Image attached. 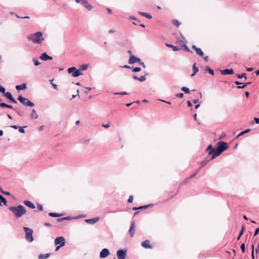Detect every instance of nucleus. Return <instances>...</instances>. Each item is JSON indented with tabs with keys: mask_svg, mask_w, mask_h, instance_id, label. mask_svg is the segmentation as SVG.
<instances>
[{
	"mask_svg": "<svg viewBox=\"0 0 259 259\" xmlns=\"http://www.w3.org/2000/svg\"><path fill=\"white\" fill-rule=\"evenodd\" d=\"M229 148L228 143L225 142L221 141L218 143V147L217 149L213 148L211 144H209L206 149V152L208 155H211L210 160L214 159L219 156L222 152Z\"/></svg>",
	"mask_w": 259,
	"mask_h": 259,
	"instance_id": "1",
	"label": "nucleus"
},
{
	"mask_svg": "<svg viewBox=\"0 0 259 259\" xmlns=\"http://www.w3.org/2000/svg\"><path fill=\"white\" fill-rule=\"evenodd\" d=\"M42 35V32L37 31L36 33L28 35L27 36V39L33 44H40L44 40Z\"/></svg>",
	"mask_w": 259,
	"mask_h": 259,
	"instance_id": "2",
	"label": "nucleus"
},
{
	"mask_svg": "<svg viewBox=\"0 0 259 259\" xmlns=\"http://www.w3.org/2000/svg\"><path fill=\"white\" fill-rule=\"evenodd\" d=\"M68 73L71 74L72 76L77 77L80 75H83V72L80 69H77L75 67L69 68L67 70Z\"/></svg>",
	"mask_w": 259,
	"mask_h": 259,
	"instance_id": "3",
	"label": "nucleus"
},
{
	"mask_svg": "<svg viewBox=\"0 0 259 259\" xmlns=\"http://www.w3.org/2000/svg\"><path fill=\"white\" fill-rule=\"evenodd\" d=\"M25 232V239L28 242H32L34 239L32 236L33 230L27 227H24Z\"/></svg>",
	"mask_w": 259,
	"mask_h": 259,
	"instance_id": "4",
	"label": "nucleus"
},
{
	"mask_svg": "<svg viewBox=\"0 0 259 259\" xmlns=\"http://www.w3.org/2000/svg\"><path fill=\"white\" fill-rule=\"evenodd\" d=\"M17 100L25 106L29 107H33L34 106V104L33 103L30 101L27 98L22 97V95L19 96L17 98Z\"/></svg>",
	"mask_w": 259,
	"mask_h": 259,
	"instance_id": "5",
	"label": "nucleus"
},
{
	"mask_svg": "<svg viewBox=\"0 0 259 259\" xmlns=\"http://www.w3.org/2000/svg\"><path fill=\"white\" fill-rule=\"evenodd\" d=\"M26 213L25 208L22 205H17V218L21 217Z\"/></svg>",
	"mask_w": 259,
	"mask_h": 259,
	"instance_id": "6",
	"label": "nucleus"
},
{
	"mask_svg": "<svg viewBox=\"0 0 259 259\" xmlns=\"http://www.w3.org/2000/svg\"><path fill=\"white\" fill-rule=\"evenodd\" d=\"M56 245L60 244V246H63L65 244V240L63 237H58L55 240Z\"/></svg>",
	"mask_w": 259,
	"mask_h": 259,
	"instance_id": "7",
	"label": "nucleus"
},
{
	"mask_svg": "<svg viewBox=\"0 0 259 259\" xmlns=\"http://www.w3.org/2000/svg\"><path fill=\"white\" fill-rule=\"evenodd\" d=\"M141 59L136 57L133 55H131L128 60V63L131 64H134L135 63H139L141 62Z\"/></svg>",
	"mask_w": 259,
	"mask_h": 259,
	"instance_id": "8",
	"label": "nucleus"
},
{
	"mask_svg": "<svg viewBox=\"0 0 259 259\" xmlns=\"http://www.w3.org/2000/svg\"><path fill=\"white\" fill-rule=\"evenodd\" d=\"M126 255V250L121 249L117 251V256L118 259H125Z\"/></svg>",
	"mask_w": 259,
	"mask_h": 259,
	"instance_id": "9",
	"label": "nucleus"
},
{
	"mask_svg": "<svg viewBox=\"0 0 259 259\" xmlns=\"http://www.w3.org/2000/svg\"><path fill=\"white\" fill-rule=\"evenodd\" d=\"M3 95L7 98L8 99L10 100L13 103H16V100H15L13 97L12 94L10 92H5V93L3 94Z\"/></svg>",
	"mask_w": 259,
	"mask_h": 259,
	"instance_id": "10",
	"label": "nucleus"
},
{
	"mask_svg": "<svg viewBox=\"0 0 259 259\" xmlns=\"http://www.w3.org/2000/svg\"><path fill=\"white\" fill-rule=\"evenodd\" d=\"M135 221H133L130 226V229L128 230V233L131 237H133L135 234Z\"/></svg>",
	"mask_w": 259,
	"mask_h": 259,
	"instance_id": "11",
	"label": "nucleus"
},
{
	"mask_svg": "<svg viewBox=\"0 0 259 259\" xmlns=\"http://www.w3.org/2000/svg\"><path fill=\"white\" fill-rule=\"evenodd\" d=\"M109 250L107 248H104L100 253V258H104L106 257L109 254Z\"/></svg>",
	"mask_w": 259,
	"mask_h": 259,
	"instance_id": "12",
	"label": "nucleus"
},
{
	"mask_svg": "<svg viewBox=\"0 0 259 259\" xmlns=\"http://www.w3.org/2000/svg\"><path fill=\"white\" fill-rule=\"evenodd\" d=\"M220 71L221 72V74L224 75H228V74H232L234 73V70L232 68L221 70Z\"/></svg>",
	"mask_w": 259,
	"mask_h": 259,
	"instance_id": "13",
	"label": "nucleus"
},
{
	"mask_svg": "<svg viewBox=\"0 0 259 259\" xmlns=\"http://www.w3.org/2000/svg\"><path fill=\"white\" fill-rule=\"evenodd\" d=\"M81 4L82 6H83L84 8L87 9L89 11H90L93 9V6L88 3L87 0H83Z\"/></svg>",
	"mask_w": 259,
	"mask_h": 259,
	"instance_id": "14",
	"label": "nucleus"
},
{
	"mask_svg": "<svg viewBox=\"0 0 259 259\" xmlns=\"http://www.w3.org/2000/svg\"><path fill=\"white\" fill-rule=\"evenodd\" d=\"M141 245L145 248L151 249L152 248V246L150 244V241L149 240H146L142 242Z\"/></svg>",
	"mask_w": 259,
	"mask_h": 259,
	"instance_id": "15",
	"label": "nucleus"
},
{
	"mask_svg": "<svg viewBox=\"0 0 259 259\" xmlns=\"http://www.w3.org/2000/svg\"><path fill=\"white\" fill-rule=\"evenodd\" d=\"M40 59L44 61H47L48 60H52L53 57L49 56L47 53H44L40 56Z\"/></svg>",
	"mask_w": 259,
	"mask_h": 259,
	"instance_id": "16",
	"label": "nucleus"
},
{
	"mask_svg": "<svg viewBox=\"0 0 259 259\" xmlns=\"http://www.w3.org/2000/svg\"><path fill=\"white\" fill-rule=\"evenodd\" d=\"M148 74V73H146L144 75L141 76L140 77H139L136 75L134 74L133 75V78L135 80H137L143 82L146 79V75H147Z\"/></svg>",
	"mask_w": 259,
	"mask_h": 259,
	"instance_id": "17",
	"label": "nucleus"
},
{
	"mask_svg": "<svg viewBox=\"0 0 259 259\" xmlns=\"http://www.w3.org/2000/svg\"><path fill=\"white\" fill-rule=\"evenodd\" d=\"M99 220V217H96L91 219H87L85 220V222L88 224H94L97 223Z\"/></svg>",
	"mask_w": 259,
	"mask_h": 259,
	"instance_id": "18",
	"label": "nucleus"
},
{
	"mask_svg": "<svg viewBox=\"0 0 259 259\" xmlns=\"http://www.w3.org/2000/svg\"><path fill=\"white\" fill-rule=\"evenodd\" d=\"M24 204L26 206H27V207H28L31 209H34L35 208V205L30 201L25 200L24 201Z\"/></svg>",
	"mask_w": 259,
	"mask_h": 259,
	"instance_id": "19",
	"label": "nucleus"
},
{
	"mask_svg": "<svg viewBox=\"0 0 259 259\" xmlns=\"http://www.w3.org/2000/svg\"><path fill=\"white\" fill-rule=\"evenodd\" d=\"M177 40L179 43H181V42H185V44L187 43V41L185 40L184 36L182 34H181L180 36H179L177 37Z\"/></svg>",
	"mask_w": 259,
	"mask_h": 259,
	"instance_id": "20",
	"label": "nucleus"
},
{
	"mask_svg": "<svg viewBox=\"0 0 259 259\" xmlns=\"http://www.w3.org/2000/svg\"><path fill=\"white\" fill-rule=\"evenodd\" d=\"M138 13L140 15H141L142 16H144L146 18H147V19H151L152 18V16L148 13H147L145 12H140V11Z\"/></svg>",
	"mask_w": 259,
	"mask_h": 259,
	"instance_id": "21",
	"label": "nucleus"
},
{
	"mask_svg": "<svg viewBox=\"0 0 259 259\" xmlns=\"http://www.w3.org/2000/svg\"><path fill=\"white\" fill-rule=\"evenodd\" d=\"M166 46H167L169 48H172L173 51H179L181 49V48L179 46H174L171 44H166Z\"/></svg>",
	"mask_w": 259,
	"mask_h": 259,
	"instance_id": "22",
	"label": "nucleus"
},
{
	"mask_svg": "<svg viewBox=\"0 0 259 259\" xmlns=\"http://www.w3.org/2000/svg\"><path fill=\"white\" fill-rule=\"evenodd\" d=\"M251 130L250 128H248L247 130H245L241 132H240L237 136L236 138H238L239 137L244 135L245 134H247L249 133Z\"/></svg>",
	"mask_w": 259,
	"mask_h": 259,
	"instance_id": "23",
	"label": "nucleus"
},
{
	"mask_svg": "<svg viewBox=\"0 0 259 259\" xmlns=\"http://www.w3.org/2000/svg\"><path fill=\"white\" fill-rule=\"evenodd\" d=\"M25 89H26V84L25 83H23L21 85H17V91L23 90H25Z\"/></svg>",
	"mask_w": 259,
	"mask_h": 259,
	"instance_id": "24",
	"label": "nucleus"
},
{
	"mask_svg": "<svg viewBox=\"0 0 259 259\" xmlns=\"http://www.w3.org/2000/svg\"><path fill=\"white\" fill-rule=\"evenodd\" d=\"M193 73L191 75L192 76L195 75L199 70L198 68L196 67V64L195 63L193 65Z\"/></svg>",
	"mask_w": 259,
	"mask_h": 259,
	"instance_id": "25",
	"label": "nucleus"
},
{
	"mask_svg": "<svg viewBox=\"0 0 259 259\" xmlns=\"http://www.w3.org/2000/svg\"><path fill=\"white\" fill-rule=\"evenodd\" d=\"M50 255V253L40 254L38 256L39 259H46L49 257Z\"/></svg>",
	"mask_w": 259,
	"mask_h": 259,
	"instance_id": "26",
	"label": "nucleus"
},
{
	"mask_svg": "<svg viewBox=\"0 0 259 259\" xmlns=\"http://www.w3.org/2000/svg\"><path fill=\"white\" fill-rule=\"evenodd\" d=\"M37 117L38 115L37 114L35 110L33 109L31 113V117L33 119H36L37 118Z\"/></svg>",
	"mask_w": 259,
	"mask_h": 259,
	"instance_id": "27",
	"label": "nucleus"
},
{
	"mask_svg": "<svg viewBox=\"0 0 259 259\" xmlns=\"http://www.w3.org/2000/svg\"><path fill=\"white\" fill-rule=\"evenodd\" d=\"M48 214L49 216L52 217H54V218L59 217L62 215L61 214L56 213V212H50V213H49Z\"/></svg>",
	"mask_w": 259,
	"mask_h": 259,
	"instance_id": "28",
	"label": "nucleus"
},
{
	"mask_svg": "<svg viewBox=\"0 0 259 259\" xmlns=\"http://www.w3.org/2000/svg\"><path fill=\"white\" fill-rule=\"evenodd\" d=\"M3 203L5 205H7V201L6 199L2 195H0V205H2V203Z\"/></svg>",
	"mask_w": 259,
	"mask_h": 259,
	"instance_id": "29",
	"label": "nucleus"
},
{
	"mask_svg": "<svg viewBox=\"0 0 259 259\" xmlns=\"http://www.w3.org/2000/svg\"><path fill=\"white\" fill-rule=\"evenodd\" d=\"M197 54L201 57H203L204 53L201 49L198 48L195 51Z\"/></svg>",
	"mask_w": 259,
	"mask_h": 259,
	"instance_id": "30",
	"label": "nucleus"
},
{
	"mask_svg": "<svg viewBox=\"0 0 259 259\" xmlns=\"http://www.w3.org/2000/svg\"><path fill=\"white\" fill-rule=\"evenodd\" d=\"M71 219L69 217L62 218H59L56 219V221L57 222H61L64 220H70Z\"/></svg>",
	"mask_w": 259,
	"mask_h": 259,
	"instance_id": "31",
	"label": "nucleus"
},
{
	"mask_svg": "<svg viewBox=\"0 0 259 259\" xmlns=\"http://www.w3.org/2000/svg\"><path fill=\"white\" fill-rule=\"evenodd\" d=\"M237 77L240 79L242 78H244L245 80H246L247 79L246 74L245 73L237 74Z\"/></svg>",
	"mask_w": 259,
	"mask_h": 259,
	"instance_id": "32",
	"label": "nucleus"
},
{
	"mask_svg": "<svg viewBox=\"0 0 259 259\" xmlns=\"http://www.w3.org/2000/svg\"><path fill=\"white\" fill-rule=\"evenodd\" d=\"M251 83V82H246V83H243V85H242V87H240V86H237V89H244L245 88L247 85H249V84H250Z\"/></svg>",
	"mask_w": 259,
	"mask_h": 259,
	"instance_id": "33",
	"label": "nucleus"
},
{
	"mask_svg": "<svg viewBox=\"0 0 259 259\" xmlns=\"http://www.w3.org/2000/svg\"><path fill=\"white\" fill-rule=\"evenodd\" d=\"M181 90L184 92L185 94H189L190 93L189 89L186 87H182Z\"/></svg>",
	"mask_w": 259,
	"mask_h": 259,
	"instance_id": "34",
	"label": "nucleus"
},
{
	"mask_svg": "<svg viewBox=\"0 0 259 259\" xmlns=\"http://www.w3.org/2000/svg\"><path fill=\"white\" fill-rule=\"evenodd\" d=\"M0 106L2 107H7L9 108H12L13 107L12 105L7 104L5 103H2L0 104Z\"/></svg>",
	"mask_w": 259,
	"mask_h": 259,
	"instance_id": "35",
	"label": "nucleus"
},
{
	"mask_svg": "<svg viewBox=\"0 0 259 259\" xmlns=\"http://www.w3.org/2000/svg\"><path fill=\"white\" fill-rule=\"evenodd\" d=\"M32 61L34 63V65L38 66L40 64V63L38 61V60L36 58H34L32 59Z\"/></svg>",
	"mask_w": 259,
	"mask_h": 259,
	"instance_id": "36",
	"label": "nucleus"
},
{
	"mask_svg": "<svg viewBox=\"0 0 259 259\" xmlns=\"http://www.w3.org/2000/svg\"><path fill=\"white\" fill-rule=\"evenodd\" d=\"M153 205V204L152 203H151V204L146 205L140 206L138 207V208H139V209H146V208L149 207L150 206H152Z\"/></svg>",
	"mask_w": 259,
	"mask_h": 259,
	"instance_id": "37",
	"label": "nucleus"
},
{
	"mask_svg": "<svg viewBox=\"0 0 259 259\" xmlns=\"http://www.w3.org/2000/svg\"><path fill=\"white\" fill-rule=\"evenodd\" d=\"M206 70L210 74H214V71L212 69H211L209 66H207L206 67Z\"/></svg>",
	"mask_w": 259,
	"mask_h": 259,
	"instance_id": "38",
	"label": "nucleus"
},
{
	"mask_svg": "<svg viewBox=\"0 0 259 259\" xmlns=\"http://www.w3.org/2000/svg\"><path fill=\"white\" fill-rule=\"evenodd\" d=\"M88 68V64H83L80 67L81 71H84L86 70Z\"/></svg>",
	"mask_w": 259,
	"mask_h": 259,
	"instance_id": "39",
	"label": "nucleus"
},
{
	"mask_svg": "<svg viewBox=\"0 0 259 259\" xmlns=\"http://www.w3.org/2000/svg\"><path fill=\"white\" fill-rule=\"evenodd\" d=\"M132 71L134 72H139L141 70V68L140 67H135V68H132Z\"/></svg>",
	"mask_w": 259,
	"mask_h": 259,
	"instance_id": "40",
	"label": "nucleus"
},
{
	"mask_svg": "<svg viewBox=\"0 0 259 259\" xmlns=\"http://www.w3.org/2000/svg\"><path fill=\"white\" fill-rule=\"evenodd\" d=\"M172 24L178 27L180 25L181 23L177 20H174L172 21Z\"/></svg>",
	"mask_w": 259,
	"mask_h": 259,
	"instance_id": "41",
	"label": "nucleus"
},
{
	"mask_svg": "<svg viewBox=\"0 0 259 259\" xmlns=\"http://www.w3.org/2000/svg\"><path fill=\"white\" fill-rule=\"evenodd\" d=\"M210 160V159L209 160H206V159H204V160L202 161V162H201V167H203V166H204L205 165H206V164L208 163V162Z\"/></svg>",
	"mask_w": 259,
	"mask_h": 259,
	"instance_id": "42",
	"label": "nucleus"
},
{
	"mask_svg": "<svg viewBox=\"0 0 259 259\" xmlns=\"http://www.w3.org/2000/svg\"><path fill=\"white\" fill-rule=\"evenodd\" d=\"M25 126H17V128H19V132L21 133H25V131H24V127H25Z\"/></svg>",
	"mask_w": 259,
	"mask_h": 259,
	"instance_id": "43",
	"label": "nucleus"
},
{
	"mask_svg": "<svg viewBox=\"0 0 259 259\" xmlns=\"http://www.w3.org/2000/svg\"><path fill=\"white\" fill-rule=\"evenodd\" d=\"M10 210H12L14 214L16 216V206H13L10 207Z\"/></svg>",
	"mask_w": 259,
	"mask_h": 259,
	"instance_id": "44",
	"label": "nucleus"
},
{
	"mask_svg": "<svg viewBox=\"0 0 259 259\" xmlns=\"http://www.w3.org/2000/svg\"><path fill=\"white\" fill-rule=\"evenodd\" d=\"M114 94L115 95H128V94L126 92H121L115 93Z\"/></svg>",
	"mask_w": 259,
	"mask_h": 259,
	"instance_id": "45",
	"label": "nucleus"
},
{
	"mask_svg": "<svg viewBox=\"0 0 259 259\" xmlns=\"http://www.w3.org/2000/svg\"><path fill=\"white\" fill-rule=\"evenodd\" d=\"M240 248L242 252H244L245 251V246L244 243H242L241 245Z\"/></svg>",
	"mask_w": 259,
	"mask_h": 259,
	"instance_id": "46",
	"label": "nucleus"
},
{
	"mask_svg": "<svg viewBox=\"0 0 259 259\" xmlns=\"http://www.w3.org/2000/svg\"><path fill=\"white\" fill-rule=\"evenodd\" d=\"M176 96L179 98H182L184 97V94L183 93H180L176 94Z\"/></svg>",
	"mask_w": 259,
	"mask_h": 259,
	"instance_id": "47",
	"label": "nucleus"
},
{
	"mask_svg": "<svg viewBox=\"0 0 259 259\" xmlns=\"http://www.w3.org/2000/svg\"><path fill=\"white\" fill-rule=\"evenodd\" d=\"M37 208H38V210H39V211H42L43 210V206L41 204H38L37 203Z\"/></svg>",
	"mask_w": 259,
	"mask_h": 259,
	"instance_id": "48",
	"label": "nucleus"
},
{
	"mask_svg": "<svg viewBox=\"0 0 259 259\" xmlns=\"http://www.w3.org/2000/svg\"><path fill=\"white\" fill-rule=\"evenodd\" d=\"M183 47H184V48L185 49L186 51H187L188 52H190V50L189 48L186 46V44H184L183 45Z\"/></svg>",
	"mask_w": 259,
	"mask_h": 259,
	"instance_id": "49",
	"label": "nucleus"
},
{
	"mask_svg": "<svg viewBox=\"0 0 259 259\" xmlns=\"http://www.w3.org/2000/svg\"><path fill=\"white\" fill-rule=\"evenodd\" d=\"M133 201V196L132 195L130 196L127 200L128 203H132Z\"/></svg>",
	"mask_w": 259,
	"mask_h": 259,
	"instance_id": "50",
	"label": "nucleus"
},
{
	"mask_svg": "<svg viewBox=\"0 0 259 259\" xmlns=\"http://www.w3.org/2000/svg\"><path fill=\"white\" fill-rule=\"evenodd\" d=\"M6 89L5 88L0 85V93L2 92L3 94L5 93Z\"/></svg>",
	"mask_w": 259,
	"mask_h": 259,
	"instance_id": "51",
	"label": "nucleus"
},
{
	"mask_svg": "<svg viewBox=\"0 0 259 259\" xmlns=\"http://www.w3.org/2000/svg\"><path fill=\"white\" fill-rule=\"evenodd\" d=\"M53 79H52L50 80L51 82V84L53 87L54 89H56V90H57V85L56 84H54V83L52 82Z\"/></svg>",
	"mask_w": 259,
	"mask_h": 259,
	"instance_id": "52",
	"label": "nucleus"
},
{
	"mask_svg": "<svg viewBox=\"0 0 259 259\" xmlns=\"http://www.w3.org/2000/svg\"><path fill=\"white\" fill-rule=\"evenodd\" d=\"M252 252H251V256L253 259L254 258V245H252Z\"/></svg>",
	"mask_w": 259,
	"mask_h": 259,
	"instance_id": "53",
	"label": "nucleus"
},
{
	"mask_svg": "<svg viewBox=\"0 0 259 259\" xmlns=\"http://www.w3.org/2000/svg\"><path fill=\"white\" fill-rule=\"evenodd\" d=\"M258 233H259V227L255 230V232L254 233V236L257 235L258 234Z\"/></svg>",
	"mask_w": 259,
	"mask_h": 259,
	"instance_id": "54",
	"label": "nucleus"
},
{
	"mask_svg": "<svg viewBox=\"0 0 259 259\" xmlns=\"http://www.w3.org/2000/svg\"><path fill=\"white\" fill-rule=\"evenodd\" d=\"M197 174H198V171H196L194 174H193L192 175H191V176L190 177L189 179H193V178H194V177L196 176V175Z\"/></svg>",
	"mask_w": 259,
	"mask_h": 259,
	"instance_id": "55",
	"label": "nucleus"
},
{
	"mask_svg": "<svg viewBox=\"0 0 259 259\" xmlns=\"http://www.w3.org/2000/svg\"><path fill=\"white\" fill-rule=\"evenodd\" d=\"M122 67L124 68H127V69H132L133 68V67H131L130 66H128L127 65H125L123 66Z\"/></svg>",
	"mask_w": 259,
	"mask_h": 259,
	"instance_id": "56",
	"label": "nucleus"
},
{
	"mask_svg": "<svg viewBox=\"0 0 259 259\" xmlns=\"http://www.w3.org/2000/svg\"><path fill=\"white\" fill-rule=\"evenodd\" d=\"M243 231H244V227L242 226V229H241V231L239 232V235H240V236H242V235L243 233Z\"/></svg>",
	"mask_w": 259,
	"mask_h": 259,
	"instance_id": "57",
	"label": "nucleus"
},
{
	"mask_svg": "<svg viewBox=\"0 0 259 259\" xmlns=\"http://www.w3.org/2000/svg\"><path fill=\"white\" fill-rule=\"evenodd\" d=\"M254 120L256 124H259V118L254 117Z\"/></svg>",
	"mask_w": 259,
	"mask_h": 259,
	"instance_id": "58",
	"label": "nucleus"
},
{
	"mask_svg": "<svg viewBox=\"0 0 259 259\" xmlns=\"http://www.w3.org/2000/svg\"><path fill=\"white\" fill-rule=\"evenodd\" d=\"M187 105H188V107H192V103H191V102L190 101H189H189H188L187 102Z\"/></svg>",
	"mask_w": 259,
	"mask_h": 259,
	"instance_id": "59",
	"label": "nucleus"
},
{
	"mask_svg": "<svg viewBox=\"0 0 259 259\" xmlns=\"http://www.w3.org/2000/svg\"><path fill=\"white\" fill-rule=\"evenodd\" d=\"M140 65L142 66L143 68H146L145 63L141 60V62L139 63Z\"/></svg>",
	"mask_w": 259,
	"mask_h": 259,
	"instance_id": "60",
	"label": "nucleus"
},
{
	"mask_svg": "<svg viewBox=\"0 0 259 259\" xmlns=\"http://www.w3.org/2000/svg\"><path fill=\"white\" fill-rule=\"evenodd\" d=\"M17 18H22V19H29V17L25 16V17H20L19 16H17Z\"/></svg>",
	"mask_w": 259,
	"mask_h": 259,
	"instance_id": "61",
	"label": "nucleus"
},
{
	"mask_svg": "<svg viewBox=\"0 0 259 259\" xmlns=\"http://www.w3.org/2000/svg\"><path fill=\"white\" fill-rule=\"evenodd\" d=\"M234 83H235V84L238 85H240V84H242L243 85V82H239L238 81H234Z\"/></svg>",
	"mask_w": 259,
	"mask_h": 259,
	"instance_id": "62",
	"label": "nucleus"
},
{
	"mask_svg": "<svg viewBox=\"0 0 259 259\" xmlns=\"http://www.w3.org/2000/svg\"><path fill=\"white\" fill-rule=\"evenodd\" d=\"M102 126L104 127L108 128V127H109L110 126V123H107L106 124H103Z\"/></svg>",
	"mask_w": 259,
	"mask_h": 259,
	"instance_id": "63",
	"label": "nucleus"
},
{
	"mask_svg": "<svg viewBox=\"0 0 259 259\" xmlns=\"http://www.w3.org/2000/svg\"><path fill=\"white\" fill-rule=\"evenodd\" d=\"M208 59H209V58H208V56H207L203 57V59L206 62H207L208 61Z\"/></svg>",
	"mask_w": 259,
	"mask_h": 259,
	"instance_id": "64",
	"label": "nucleus"
}]
</instances>
